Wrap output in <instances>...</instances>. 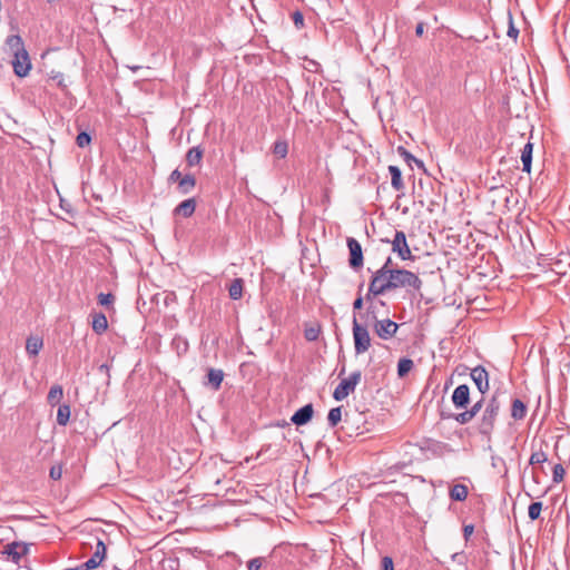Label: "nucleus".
Returning a JSON list of instances; mask_svg holds the SVG:
<instances>
[{
    "instance_id": "4",
    "label": "nucleus",
    "mask_w": 570,
    "mask_h": 570,
    "mask_svg": "<svg viewBox=\"0 0 570 570\" xmlns=\"http://www.w3.org/2000/svg\"><path fill=\"white\" fill-rule=\"evenodd\" d=\"M353 337L356 354H363L370 348L371 337L368 331L357 322L356 317L353 318Z\"/></svg>"
},
{
    "instance_id": "31",
    "label": "nucleus",
    "mask_w": 570,
    "mask_h": 570,
    "mask_svg": "<svg viewBox=\"0 0 570 570\" xmlns=\"http://www.w3.org/2000/svg\"><path fill=\"white\" fill-rule=\"evenodd\" d=\"M288 153V145L284 140H277L273 146V154L278 158H285Z\"/></svg>"
},
{
    "instance_id": "35",
    "label": "nucleus",
    "mask_w": 570,
    "mask_h": 570,
    "mask_svg": "<svg viewBox=\"0 0 570 570\" xmlns=\"http://www.w3.org/2000/svg\"><path fill=\"white\" fill-rule=\"evenodd\" d=\"M548 460L547 454L543 451H537L533 452L530 456L529 463L531 465L533 464H540Z\"/></svg>"
},
{
    "instance_id": "18",
    "label": "nucleus",
    "mask_w": 570,
    "mask_h": 570,
    "mask_svg": "<svg viewBox=\"0 0 570 570\" xmlns=\"http://www.w3.org/2000/svg\"><path fill=\"white\" fill-rule=\"evenodd\" d=\"M108 327V321L105 314L96 313L92 315V330L97 334H102Z\"/></svg>"
},
{
    "instance_id": "7",
    "label": "nucleus",
    "mask_w": 570,
    "mask_h": 570,
    "mask_svg": "<svg viewBox=\"0 0 570 570\" xmlns=\"http://www.w3.org/2000/svg\"><path fill=\"white\" fill-rule=\"evenodd\" d=\"M29 546L24 542L14 541L4 547L2 554H6L16 564H19L22 557L28 554Z\"/></svg>"
},
{
    "instance_id": "12",
    "label": "nucleus",
    "mask_w": 570,
    "mask_h": 570,
    "mask_svg": "<svg viewBox=\"0 0 570 570\" xmlns=\"http://www.w3.org/2000/svg\"><path fill=\"white\" fill-rule=\"evenodd\" d=\"M313 412V405L306 404L293 414L291 421L296 425H304L312 420Z\"/></svg>"
},
{
    "instance_id": "43",
    "label": "nucleus",
    "mask_w": 570,
    "mask_h": 570,
    "mask_svg": "<svg viewBox=\"0 0 570 570\" xmlns=\"http://www.w3.org/2000/svg\"><path fill=\"white\" fill-rule=\"evenodd\" d=\"M184 176L181 175V173L178 170V169H175L171 171V174L169 175V178L168 180L171 181V183H178L180 181V179L183 178Z\"/></svg>"
},
{
    "instance_id": "20",
    "label": "nucleus",
    "mask_w": 570,
    "mask_h": 570,
    "mask_svg": "<svg viewBox=\"0 0 570 570\" xmlns=\"http://www.w3.org/2000/svg\"><path fill=\"white\" fill-rule=\"evenodd\" d=\"M203 158V149L199 147H193L186 155V161L189 167H194L200 164Z\"/></svg>"
},
{
    "instance_id": "21",
    "label": "nucleus",
    "mask_w": 570,
    "mask_h": 570,
    "mask_svg": "<svg viewBox=\"0 0 570 570\" xmlns=\"http://www.w3.org/2000/svg\"><path fill=\"white\" fill-rule=\"evenodd\" d=\"M195 186L196 179L194 175L187 174L180 179L178 189L181 194H188L195 188Z\"/></svg>"
},
{
    "instance_id": "24",
    "label": "nucleus",
    "mask_w": 570,
    "mask_h": 570,
    "mask_svg": "<svg viewBox=\"0 0 570 570\" xmlns=\"http://www.w3.org/2000/svg\"><path fill=\"white\" fill-rule=\"evenodd\" d=\"M42 340L38 336H31L27 340L26 350L30 355H38L40 350L42 348Z\"/></svg>"
},
{
    "instance_id": "39",
    "label": "nucleus",
    "mask_w": 570,
    "mask_h": 570,
    "mask_svg": "<svg viewBox=\"0 0 570 570\" xmlns=\"http://www.w3.org/2000/svg\"><path fill=\"white\" fill-rule=\"evenodd\" d=\"M305 338L307 341H316L318 335H320V330L318 328H314V327H311V328H307L305 330Z\"/></svg>"
},
{
    "instance_id": "8",
    "label": "nucleus",
    "mask_w": 570,
    "mask_h": 570,
    "mask_svg": "<svg viewBox=\"0 0 570 570\" xmlns=\"http://www.w3.org/2000/svg\"><path fill=\"white\" fill-rule=\"evenodd\" d=\"M399 328L397 323L393 322L390 318L375 321L374 323V332L382 340L392 338Z\"/></svg>"
},
{
    "instance_id": "14",
    "label": "nucleus",
    "mask_w": 570,
    "mask_h": 570,
    "mask_svg": "<svg viewBox=\"0 0 570 570\" xmlns=\"http://www.w3.org/2000/svg\"><path fill=\"white\" fill-rule=\"evenodd\" d=\"M196 209V200L194 198L181 202L176 208L175 213L183 217H190Z\"/></svg>"
},
{
    "instance_id": "48",
    "label": "nucleus",
    "mask_w": 570,
    "mask_h": 570,
    "mask_svg": "<svg viewBox=\"0 0 570 570\" xmlns=\"http://www.w3.org/2000/svg\"><path fill=\"white\" fill-rule=\"evenodd\" d=\"M51 79L57 81V85L60 88H66V83H65V79H63L62 75L53 76V77H51Z\"/></svg>"
},
{
    "instance_id": "30",
    "label": "nucleus",
    "mask_w": 570,
    "mask_h": 570,
    "mask_svg": "<svg viewBox=\"0 0 570 570\" xmlns=\"http://www.w3.org/2000/svg\"><path fill=\"white\" fill-rule=\"evenodd\" d=\"M341 420H342V407L337 406V407L331 409L328 412V415H327V421H328L330 426L331 428L336 426Z\"/></svg>"
},
{
    "instance_id": "33",
    "label": "nucleus",
    "mask_w": 570,
    "mask_h": 570,
    "mask_svg": "<svg viewBox=\"0 0 570 570\" xmlns=\"http://www.w3.org/2000/svg\"><path fill=\"white\" fill-rule=\"evenodd\" d=\"M397 153L404 158V160L410 164L411 161L416 163L420 167H423V163L416 159L413 155H411L404 147L400 146L397 148Z\"/></svg>"
},
{
    "instance_id": "25",
    "label": "nucleus",
    "mask_w": 570,
    "mask_h": 570,
    "mask_svg": "<svg viewBox=\"0 0 570 570\" xmlns=\"http://www.w3.org/2000/svg\"><path fill=\"white\" fill-rule=\"evenodd\" d=\"M468 497V488L464 484H455L450 490V498L454 501H463Z\"/></svg>"
},
{
    "instance_id": "28",
    "label": "nucleus",
    "mask_w": 570,
    "mask_h": 570,
    "mask_svg": "<svg viewBox=\"0 0 570 570\" xmlns=\"http://www.w3.org/2000/svg\"><path fill=\"white\" fill-rule=\"evenodd\" d=\"M70 419V406L67 404H62L58 407L57 412V423L59 425H66Z\"/></svg>"
},
{
    "instance_id": "10",
    "label": "nucleus",
    "mask_w": 570,
    "mask_h": 570,
    "mask_svg": "<svg viewBox=\"0 0 570 570\" xmlns=\"http://www.w3.org/2000/svg\"><path fill=\"white\" fill-rule=\"evenodd\" d=\"M452 403L456 409H465L470 403V389L466 384L459 385L452 394Z\"/></svg>"
},
{
    "instance_id": "34",
    "label": "nucleus",
    "mask_w": 570,
    "mask_h": 570,
    "mask_svg": "<svg viewBox=\"0 0 570 570\" xmlns=\"http://www.w3.org/2000/svg\"><path fill=\"white\" fill-rule=\"evenodd\" d=\"M564 474L566 470L561 464H556L553 466L552 479L554 483H560L561 481H563Z\"/></svg>"
},
{
    "instance_id": "37",
    "label": "nucleus",
    "mask_w": 570,
    "mask_h": 570,
    "mask_svg": "<svg viewBox=\"0 0 570 570\" xmlns=\"http://www.w3.org/2000/svg\"><path fill=\"white\" fill-rule=\"evenodd\" d=\"M90 141H91V137L89 136V134H87L85 131L78 134V136L76 138V142L80 148L88 146L90 144Z\"/></svg>"
},
{
    "instance_id": "13",
    "label": "nucleus",
    "mask_w": 570,
    "mask_h": 570,
    "mask_svg": "<svg viewBox=\"0 0 570 570\" xmlns=\"http://www.w3.org/2000/svg\"><path fill=\"white\" fill-rule=\"evenodd\" d=\"M483 400L478 401L470 410L459 413L454 416V420L460 424H466L471 422L482 407Z\"/></svg>"
},
{
    "instance_id": "9",
    "label": "nucleus",
    "mask_w": 570,
    "mask_h": 570,
    "mask_svg": "<svg viewBox=\"0 0 570 570\" xmlns=\"http://www.w3.org/2000/svg\"><path fill=\"white\" fill-rule=\"evenodd\" d=\"M12 67H13L14 73L18 77H26L31 69V62H30L28 52L23 51V52L13 55Z\"/></svg>"
},
{
    "instance_id": "27",
    "label": "nucleus",
    "mask_w": 570,
    "mask_h": 570,
    "mask_svg": "<svg viewBox=\"0 0 570 570\" xmlns=\"http://www.w3.org/2000/svg\"><path fill=\"white\" fill-rule=\"evenodd\" d=\"M414 363L411 358H401L397 363V375L404 377L413 368Z\"/></svg>"
},
{
    "instance_id": "45",
    "label": "nucleus",
    "mask_w": 570,
    "mask_h": 570,
    "mask_svg": "<svg viewBox=\"0 0 570 570\" xmlns=\"http://www.w3.org/2000/svg\"><path fill=\"white\" fill-rule=\"evenodd\" d=\"M293 20L296 27H302L304 22L303 14L299 11L294 12Z\"/></svg>"
},
{
    "instance_id": "15",
    "label": "nucleus",
    "mask_w": 570,
    "mask_h": 570,
    "mask_svg": "<svg viewBox=\"0 0 570 570\" xmlns=\"http://www.w3.org/2000/svg\"><path fill=\"white\" fill-rule=\"evenodd\" d=\"M224 379V372L218 368H209L207 373V384L213 387V390L217 391L220 387V384Z\"/></svg>"
},
{
    "instance_id": "2",
    "label": "nucleus",
    "mask_w": 570,
    "mask_h": 570,
    "mask_svg": "<svg viewBox=\"0 0 570 570\" xmlns=\"http://www.w3.org/2000/svg\"><path fill=\"white\" fill-rule=\"evenodd\" d=\"M500 409L501 402L499 401L498 393H494L488 402L479 423L478 429L481 434L489 436L492 433Z\"/></svg>"
},
{
    "instance_id": "47",
    "label": "nucleus",
    "mask_w": 570,
    "mask_h": 570,
    "mask_svg": "<svg viewBox=\"0 0 570 570\" xmlns=\"http://www.w3.org/2000/svg\"><path fill=\"white\" fill-rule=\"evenodd\" d=\"M424 28H425V23L424 22H419L416 24V28H415V35L417 37H422L424 35Z\"/></svg>"
},
{
    "instance_id": "36",
    "label": "nucleus",
    "mask_w": 570,
    "mask_h": 570,
    "mask_svg": "<svg viewBox=\"0 0 570 570\" xmlns=\"http://www.w3.org/2000/svg\"><path fill=\"white\" fill-rule=\"evenodd\" d=\"M114 301H115V296L110 293H108V294L100 293L98 295V303L102 306L110 307V306H112Z\"/></svg>"
},
{
    "instance_id": "50",
    "label": "nucleus",
    "mask_w": 570,
    "mask_h": 570,
    "mask_svg": "<svg viewBox=\"0 0 570 570\" xmlns=\"http://www.w3.org/2000/svg\"><path fill=\"white\" fill-rule=\"evenodd\" d=\"M363 307V298L361 296H358L354 303H353V308L354 309H361Z\"/></svg>"
},
{
    "instance_id": "16",
    "label": "nucleus",
    "mask_w": 570,
    "mask_h": 570,
    "mask_svg": "<svg viewBox=\"0 0 570 570\" xmlns=\"http://www.w3.org/2000/svg\"><path fill=\"white\" fill-rule=\"evenodd\" d=\"M532 151L533 145L531 142H527L521 153V161H522V170L525 173H530L531 163H532Z\"/></svg>"
},
{
    "instance_id": "42",
    "label": "nucleus",
    "mask_w": 570,
    "mask_h": 570,
    "mask_svg": "<svg viewBox=\"0 0 570 570\" xmlns=\"http://www.w3.org/2000/svg\"><path fill=\"white\" fill-rule=\"evenodd\" d=\"M382 570H394L393 560L391 557L385 556L382 558Z\"/></svg>"
},
{
    "instance_id": "23",
    "label": "nucleus",
    "mask_w": 570,
    "mask_h": 570,
    "mask_svg": "<svg viewBox=\"0 0 570 570\" xmlns=\"http://www.w3.org/2000/svg\"><path fill=\"white\" fill-rule=\"evenodd\" d=\"M244 282L242 278H235L232 281L228 287V294L232 299H239L243 295Z\"/></svg>"
},
{
    "instance_id": "6",
    "label": "nucleus",
    "mask_w": 570,
    "mask_h": 570,
    "mask_svg": "<svg viewBox=\"0 0 570 570\" xmlns=\"http://www.w3.org/2000/svg\"><path fill=\"white\" fill-rule=\"evenodd\" d=\"M347 247L350 250L348 264L353 269L363 267V252L361 244L353 237L347 238Z\"/></svg>"
},
{
    "instance_id": "44",
    "label": "nucleus",
    "mask_w": 570,
    "mask_h": 570,
    "mask_svg": "<svg viewBox=\"0 0 570 570\" xmlns=\"http://www.w3.org/2000/svg\"><path fill=\"white\" fill-rule=\"evenodd\" d=\"M50 478L52 480H59L61 478V468L60 466H52L50 469Z\"/></svg>"
},
{
    "instance_id": "49",
    "label": "nucleus",
    "mask_w": 570,
    "mask_h": 570,
    "mask_svg": "<svg viewBox=\"0 0 570 570\" xmlns=\"http://www.w3.org/2000/svg\"><path fill=\"white\" fill-rule=\"evenodd\" d=\"M397 267H394L393 264H392V259L391 257H389L384 265L379 269V271H384V269H396Z\"/></svg>"
},
{
    "instance_id": "40",
    "label": "nucleus",
    "mask_w": 570,
    "mask_h": 570,
    "mask_svg": "<svg viewBox=\"0 0 570 570\" xmlns=\"http://www.w3.org/2000/svg\"><path fill=\"white\" fill-rule=\"evenodd\" d=\"M263 564V558L250 559L247 563L248 570H259Z\"/></svg>"
},
{
    "instance_id": "46",
    "label": "nucleus",
    "mask_w": 570,
    "mask_h": 570,
    "mask_svg": "<svg viewBox=\"0 0 570 570\" xmlns=\"http://www.w3.org/2000/svg\"><path fill=\"white\" fill-rule=\"evenodd\" d=\"M473 531H474V527L472 524L464 525V528H463L464 539L469 540V538L473 533Z\"/></svg>"
},
{
    "instance_id": "29",
    "label": "nucleus",
    "mask_w": 570,
    "mask_h": 570,
    "mask_svg": "<svg viewBox=\"0 0 570 570\" xmlns=\"http://www.w3.org/2000/svg\"><path fill=\"white\" fill-rule=\"evenodd\" d=\"M106 550L107 549H106L105 543L101 540H98L97 544H96V550H95L94 554L90 557L92 560L98 562V567L101 564V562L104 561V559L106 557Z\"/></svg>"
},
{
    "instance_id": "11",
    "label": "nucleus",
    "mask_w": 570,
    "mask_h": 570,
    "mask_svg": "<svg viewBox=\"0 0 570 570\" xmlns=\"http://www.w3.org/2000/svg\"><path fill=\"white\" fill-rule=\"evenodd\" d=\"M470 375L478 390L484 394L489 390V374L487 370L483 366H476L472 368Z\"/></svg>"
},
{
    "instance_id": "19",
    "label": "nucleus",
    "mask_w": 570,
    "mask_h": 570,
    "mask_svg": "<svg viewBox=\"0 0 570 570\" xmlns=\"http://www.w3.org/2000/svg\"><path fill=\"white\" fill-rule=\"evenodd\" d=\"M389 171L391 174V185L392 187L400 191L404 188V184L402 180V174L399 167L396 166H390Z\"/></svg>"
},
{
    "instance_id": "41",
    "label": "nucleus",
    "mask_w": 570,
    "mask_h": 570,
    "mask_svg": "<svg viewBox=\"0 0 570 570\" xmlns=\"http://www.w3.org/2000/svg\"><path fill=\"white\" fill-rule=\"evenodd\" d=\"M518 35H519V30L513 26L512 18H511V16H509L508 36L515 40L518 38Z\"/></svg>"
},
{
    "instance_id": "32",
    "label": "nucleus",
    "mask_w": 570,
    "mask_h": 570,
    "mask_svg": "<svg viewBox=\"0 0 570 570\" xmlns=\"http://www.w3.org/2000/svg\"><path fill=\"white\" fill-rule=\"evenodd\" d=\"M542 510V502H533L529 505L528 515L531 520H537Z\"/></svg>"
},
{
    "instance_id": "5",
    "label": "nucleus",
    "mask_w": 570,
    "mask_h": 570,
    "mask_svg": "<svg viewBox=\"0 0 570 570\" xmlns=\"http://www.w3.org/2000/svg\"><path fill=\"white\" fill-rule=\"evenodd\" d=\"M392 252L397 254V256L403 261H414V256L409 247L405 233L403 230H396L394 234V238L391 242Z\"/></svg>"
},
{
    "instance_id": "3",
    "label": "nucleus",
    "mask_w": 570,
    "mask_h": 570,
    "mask_svg": "<svg viewBox=\"0 0 570 570\" xmlns=\"http://www.w3.org/2000/svg\"><path fill=\"white\" fill-rule=\"evenodd\" d=\"M362 373L360 371L353 372L347 379H343L333 392V397L336 401L346 399L354 392L356 385L360 383Z\"/></svg>"
},
{
    "instance_id": "26",
    "label": "nucleus",
    "mask_w": 570,
    "mask_h": 570,
    "mask_svg": "<svg viewBox=\"0 0 570 570\" xmlns=\"http://www.w3.org/2000/svg\"><path fill=\"white\" fill-rule=\"evenodd\" d=\"M62 396H63L62 387L60 385H53V386H51V389L48 393L47 400H48L49 404L56 405L61 401Z\"/></svg>"
},
{
    "instance_id": "17",
    "label": "nucleus",
    "mask_w": 570,
    "mask_h": 570,
    "mask_svg": "<svg viewBox=\"0 0 570 570\" xmlns=\"http://www.w3.org/2000/svg\"><path fill=\"white\" fill-rule=\"evenodd\" d=\"M6 43H7V46L9 47V50H10L13 55H17V53H20V52L27 51V50L24 49L23 41H22L21 37H20V36H18V35L9 36V37L7 38Z\"/></svg>"
},
{
    "instance_id": "38",
    "label": "nucleus",
    "mask_w": 570,
    "mask_h": 570,
    "mask_svg": "<svg viewBox=\"0 0 570 570\" xmlns=\"http://www.w3.org/2000/svg\"><path fill=\"white\" fill-rule=\"evenodd\" d=\"M98 568V562L89 558L86 562L78 566L75 570H92Z\"/></svg>"
},
{
    "instance_id": "22",
    "label": "nucleus",
    "mask_w": 570,
    "mask_h": 570,
    "mask_svg": "<svg viewBox=\"0 0 570 570\" xmlns=\"http://www.w3.org/2000/svg\"><path fill=\"white\" fill-rule=\"evenodd\" d=\"M525 414H527L525 404L519 399L513 400L512 405H511V416L514 420H522L525 416Z\"/></svg>"
},
{
    "instance_id": "1",
    "label": "nucleus",
    "mask_w": 570,
    "mask_h": 570,
    "mask_svg": "<svg viewBox=\"0 0 570 570\" xmlns=\"http://www.w3.org/2000/svg\"><path fill=\"white\" fill-rule=\"evenodd\" d=\"M422 284L415 273L404 268L376 271L372 276L366 299L397 288L420 291Z\"/></svg>"
},
{
    "instance_id": "51",
    "label": "nucleus",
    "mask_w": 570,
    "mask_h": 570,
    "mask_svg": "<svg viewBox=\"0 0 570 570\" xmlns=\"http://www.w3.org/2000/svg\"><path fill=\"white\" fill-rule=\"evenodd\" d=\"M461 558H462V554H461V553H454V554L452 556V559H453V560H459V559H461Z\"/></svg>"
}]
</instances>
